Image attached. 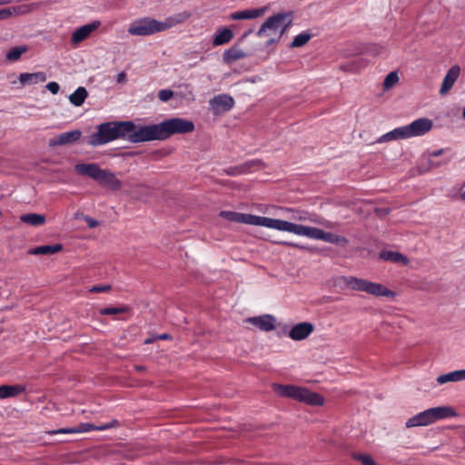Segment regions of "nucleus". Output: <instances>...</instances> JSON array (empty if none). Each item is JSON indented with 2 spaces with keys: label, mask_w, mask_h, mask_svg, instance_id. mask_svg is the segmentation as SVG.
<instances>
[{
  "label": "nucleus",
  "mask_w": 465,
  "mask_h": 465,
  "mask_svg": "<svg viewBox=\"0 0 465 465\" xmlns=\"http://www.w3.org/2000/svg\"><path fill=\"white\" fill-rule=\"evenodd\" d=\"M194 124L187 119L173 117L159 124L140 125L139 132L135 133L134 139L143 142L164 141L173 134L193 133Z\"/></svg>",
  "instance_id": "obj_1"
},
{
  "label": "nucleus",
  "mask_w": 465,
  "mask_h": 465,
  "mask_svg": "<svg viewBox=\"0 0 465 465\" xmlns=\"http://www.w3.org/2000/svg\"><path fill=\"white\" fill-rule=\"evenodd\" d=\"M139 126L132 121L105 122L97 126V131L88 137L87 143L95 147L120 138L134 143H142L134 137L139 132Z\"/></svg>",
  "instance_id": "obj_2"
},
{
  "label": "nucleus",
  "mask_w": 465,
  "mask_h": 465,
  "mask_svg": "<svg viewBox=\"0 0 465 465\" xmlns=\"http://www.w3.org/2000/svg\"><path fill=\"white\" fill-rule=\"evenodd\" d=\"M74 170L81 175H84L96 181L103 186L113 191H118L122 187L121 181L109 170L101 169L96 163H77Z\"/></svg>",
  "instance_id": "obj_3"
},
{
  "label": "nucleus",
  "mask_w": 465,
  "mask_h": 465,
  "mask_svg": "<svg viewBox=\"0 0 465 465\" xmlns=\"http://www.w3.org/2000/svg\"><path fill=\"white\" fill-rule=\"evenodd\" d=\"M339 283L343 284L351 290L364 292L376 297L394 298L396 293L386 288L381 283L372 282L365 279L353 276H341L339 278Z\"/></svg>",
  "instance_id": "obj_4"
},
{
  "label": "nucleus",
  "mask_w": 465,
  "mask_h": 465,
  "mask_svg": "<svg viewBox=\"0 0 465 465\" xmlns=\"http://www.w3.org/2000/svg\"><path fill=\"white\" fill-rule=\"evenodd\" d=\"M272 388L279 396L291 398L312 406H322L324 403V398L321 394L302 387L274 383Z\"/></svg>",
  "instance_id": "obj_5"
},
{
  "label": "nucleus",
  "mask_w": 465,
  "mask_h": 465,
  "mask_svg": "<svg viewBox=\"0 0 465 465\" xmlns=\"http://www.w3.org/2000/svg\"><path fill=\"white\" fill-rule=\"evenodd\" d=\"M456 416H458V413L450 406L433 407L410 418L405 426L407 428L428 426L437 420Z\"/></svg>",
  "instance_id": "obj_6"
},
{
  "label": "nucleus",
  "mask_w": 465,
  "mask_h": 465,
  "mask_svg": "<svg viewBox=\"0 0 465 465\" xmlns=\"http://www.w3.org/2000/svg\"><path fill=\"white\" fill-rule=\"evenodd\" d=\"M168 28L170 25H163L153 18L144 17L133 22L128 28V33L132 35L146 36Z\"/></svg>",
  "instance_id": "obj_7"
},
{
  "label": "nucleus",
  "mask_w": 465,
  "mask_h": 465,
  "mask_svg": "<svg viewBox=\"0 0 465 465\" xmlns=\"http://www.w3.org/2000/svg\"><path fill=\"white\" fill-rule=\"evenodd\" d=\"M119 425L118 420H114L109 423H105L100 426H95L92 423H81L80 425L73 428H63L56 430L49 431L50 434H68V433H84L93 430H105Z\"/></svg>",
  "instance_id": "obj_8"
},
{
  "label": "nucleus",
  "mask_w": 465,
  "mask_h": 465,
  "mask_svg": "<svg viewBox=\"0 0 465 465\" xmlns=\"http://www.w3.org/2000/svg\"><path fill=\"white\" fill-rule=\"evenodd\" d=\"M288 15H280V13H277L268 17L257 31V35L259 37H263L270 36L272 35V33H276L279 31L282 23L284 22V19Z\"/></svg>",
  "instance_id": "obj_9"
},
{
  "label": "nucleus",
  "mask_w": 465,
  "mask_h": 465,
  "mask_svg": "<svg viewBox=\"0 0 465 465\" xmlns=\"http://www.w3.org/2000/svg\"><path fill=\"white\" fill-rule=\"evenodd\" d=\"M210 110L214 115L230 111L234 106V100L229 94H218L209 101Z\"/></svg>",
  "instance_id": "obj_10"
},
{
  "label": "nucleus",
  "mask_w": 465,
  "mask_h": 465,
  "mask_svg": "<svg viewBox=\"0 0 465 465\" xmlns=\"http://www.w3.org/2000/svg\"><path fill=\"white\" fill-rule=\"evenodd\" d=\"M433 127V122L429 118H419L405 125L408 138L423 135Z\"/></svg>",
  "instance_id": "obj_11"
},
{
  "label": "nucleus",
  "mask_w": 465,
  "mask_h": 465,
  "mask_svg": "<svg viewBox=\"0 0 465 465\" xmlns=\"http://www.w3.org/2000/svg\"><path fill=\"white\" fill-rule=\"evenodd\" d=\"M82 135L80 130H73L65 133H62L57 136L52 138L48 142V145L51 148L57 146L69 145L76 143Z\"/></svg>",
  "instance_id": "obj_12"
},
{
  "label": "nucleus",
  "mask_w": 465,
  "mask_h": 465,
  "mask_svg": "<svg viewBox=\"0 0 465 465\" xmlns=\"http://www.w3.org/2000/svg\"><path fill=\"white\" fill-rule=\"evenodd\" d=\"M245 322L253 324L258 327L260 330L264 331H270L275 329V318L271 314H264L262 316L250 317L245 320Z\"/></svg>",
  "instance_id": "obj_13"
},
{
  "label": "nucleus",
  "mask_w": 465,
  "mask_h": 465,
  "mask_svg": "<svg viewBox=\"0 0 465 465\" xmlns=\"http://www.w3.org/2000/svg\"><path fill=\"white\" fill-rule=\"evenodd\" d=\"M314 330L311 322H300L294 325L289 331V337L293 341H302L306 339Z\"/></svg>",
  "instance_id": "obj_14"
},
{
  "label": "nucleus",
  "mask_w": 465,
  "mask_h": 465,
  "mask_svg": "<svg viewBox=\"0 0 465 465\" xmlns=\"http://www.w3.org/2000/svg\"><path fill=\"white\" fill-rule=\"evenodd\" d=\"M47 79L46 74L44 72L36 73H22L18 76V82L21 87L26 85H35L39 83H44Z\"/></svg>",
  "instance_id": "obj_15"
},
{
  "label": "nucleus",
  "mask_w": 465,
  "mask_h": 465,
  "mask_svg": "<svg viewBox=\"0 0 465 465\" xmlns=\"http://www.w3.org/2000/svg\"><path fill=\"white\" fill-rule=\"evenodd\" d=\"M99 26H100V22L94 21L91 24L84 25L79 27L73 33L72 39H71L72 43L75 45V44H78V43L85 40L90 35V34L93 31L96 30Z\"/></svg>",
  "instance_id": "obj_16"
},
{
  "label": "nucleus",
  "mask_w": 465,
  "mask_h": 465,
  "mask_svg": "<svg viewBox=\"0 0 465 465\" xmlns=\"http://www.w3.org/2000/svg\"><path fill=\"white\" fill-rule=\"evenodd\" d=\"M460 68L459 65H453L452 67H450L441 84V87L440 90V94L441 95L446 94L452 88L460 75Z\"/></svg>",
  "instance_id": "obj_17"
},
{
  "label": "nucleus",
  "mask_w": 465,
  "mask_h": 465,
  "mask_svg": "<svg viewBox=\"0 0 465 465\" xmlns=\"http://www.w3.org/2000/svg\"><path fill=\"white\" fill-rule=\"evenodd\" d=\"M238 44V42L235 43L232 46H231L229 49L223 52V63L231 64L237 60L243 59L248 56L247 53L243 52L241 48H239Z\"/></svg>",
  "instance_id": "obj_18"
},
{
  "label": "nucleus",
  "mask_w": 465,
  "mask_h": 465,
  "mask_svg": "<svg viewBox=\"0 0 465 465\" xmlns=\"http://www.w3.org/2000/svg\"><path fill=\"white\" fill-rule=\"evenodd\" d=\"M268 9L267 6L255 9H245L242 11L234 12L231 15L232 20H247L254 19L263 15Z\"/></svg>",
  "instance_id": "obj_19"
},
{
  "label": "nucleus",
  "mask_w": 465,
  "mask_h": 465,
  "mask_svg": "<svg viewBox=\"0 0 465 465\" xmlns=\"http://www.w3.org/2000/svg\"><path fill=\"white\" fill-rule=\"evenodd\" d=\"M63 250L61 243L53 245H42L27 251L28 254L31 255H52Z\"/></svg>",
  "instance_id": "obj_20"
},
{
  "label": "nucleus",
  "mask_w": 465,
  "mask_h": 465,
  "mask_svg": "<svg viewBox=\"0 0 465 465\" xmlns=\"http://www.w3.org/2000/svg\"><path fill=\"white\" fill-rule=\"evenodd\" d=\"M405 126L395 128L394 130L381 135L376 141V143H387L393 140L406 139L408 138Z\"/></svg>",
  "instance_id": "obj_21"
},
{
  "label": "nucleus",
  "mask_w": 465,
  "mask_h": 465,
  "mask_svg": "<svg viewBox=\"0 0 465 465\" xmlns=\"http://www.w3.org/2000/svg\"><path fill=\"white\" fill-rule=\"evenodd\" d=\"M379 258L395 263H401L403 265H407L410 262L405 255L394 251H381L379 254Z\"/></svg>",
  "instance_id": "obj_22"
},
{
  "label": "nucleus",
  "mask_w": 465,
  "mask_h": 465,
  "mask_svg": "<svg viewBox=\"0 0 465 465\" xmlns=\"http://www.w3.org/2000/svg\"><path fill=\"white\" fill-rule=\"evenodd\" d=\"M233 38V32L228 27H221L213 39L214 46L228 44Z\"/></svg>",
  "instance_id": "obj_23"
},
{
  "label": "nucleus",
  "mask_w": 465,
  "mask_h": 465,
  "mask_svg": "<svg viewBox=\"0 0 465 465\" xmlns=\"http://www.w3.org/2000/svg\"><path fill=\"white\" fill-rule=\"evenodd\" d=\"M323 232H324L323 230L316 228V227H310V226L299 224L296 234L306 236V237H309L312 239L322 240V236H323Z\"/></svg>",
  "instance_id": "obj_24"
},
{
  "label": "nucleus",
  "mask_w": 465,
  "mask_h": 465,
  "mask_svg": "<svg viewBox=\"0 0 465 465\" xmlns=\"http://www.w3.org/2000/svg\"><path fill=\"white\" fill-rule=\"evenodd\" d=\"M20 221L31 226L37 227L45 224L46 218L44 214L30 213L21 215Z\"/></svg>",
  "instance_id": "obj_25"
},
{
  "label": "nucleus",
  "mask_w": 465,
  "mask_h": 465,
  "mask_svg": "<svg viewBox=\"0 0 465 465\" xmlns=\"http://www.w3.org/2000/svg\"><path fill=\"white\" fill-rule=\"evenodd\" d=\"M463 380H465V369L442 374L437 378V381L440 384H444L446 382L460 381Z\"/></svg>",
  "instance_id": "obj_26"
},
{
  "label": "nucleus",
  "mask_w": 465,
  "mask_h": 465,
  "mask_svg": "<svg viewBox=\"0 0 465 465\" xmlns=\"http://www.w3.org/2000/svg\"><path fill=\"white\" fill-rule=\"evenodd\" d=\"M88 96L87 90L80 86L69 95V101L74 106H81Z\"/></svg>",
  "instance_id": "obj_27"
},
{
  "label": "nucleus",
  "mask_w": 465,
  "mask_h": 465,
  "mask_svg": "<svg viewBox=\"0 0 465 465\" xmlns=\"http://www.w3.org/2000/svg\"><path fill=\"white\" fill-rule=\"evenodd\" d=\"M29 50L26 45L14 46L9 49L5 54V58L9 62H16L21 56Z\"/></svg>",
  "instance_id": "obj_28"
},
{
  "label": "nucleus",
  "mask_w": 465,
  "mask_h": 465,
  "mask_svg": "<svg viewBox=\"0 0 465 465\" xmlns=\"http://www.w3.org/2000/svg\"><path fill=\"white\" fill-rule=\"evenodd\" d=\"M298 225L299 224L291 223L288 221L274 219V223H273L272 229H276L278 231H282V232H292V233L296 234L297 230H298Z\"/></svg>",
  "instance_id": "obj_29"
},
{
  "label": "nucleus",
  "mask_w": 465,
  "mask_h": 465,
  "mask_svg": "<svg viewBox=\"0 0 465 465\" xmlns=\"http://www.w3.org/2000/svg\"><path fill=\"white\" fill-rule=\"evenodd\" d=\"M25 391V387L21 385H2L0 386V398L5 399L15 396Z\"/></svg>",
  "instance_id": "obj_30"
},
{
  "label": "nucleus",
  "mask_w": 465,
  "mask_h": 465,
  "mask_svg": "<svg viewBox=\"0 0 465 465\" xmlns=\"http://www.w3.org/2000/svg\"><path fill=\"white\" fill-rule=\"evenodd\" d=\"M322 241L333 243L339 246H346L348 244V239L341 235H337L332 232H323Z\"/></svg>",
  "instance_id": "obj_31"
},
{
  "label": "nucleus",
  "mask_w": 465,
  "mask_h": 465,
  "mask_svg": "<svg viewBox=\"0 0 465 465\" xmlns=\"http://www.w3.org/2000/svg\"><path fill=\"white\" fill-rule=\"evenodd\" d=\"M312 37V35L308 32H302L296 35L292 42L289 45V48H299L305 45Z\"/></svg>",
  "instance_id": "obj_32"
},
{
  "label": "nucleus",
  "mask_w": 465,
  "mask_h": 465,
  "mask_svg": "<svg viewBox=\"0 0 465 465\" xmlns=\"http://www.w3.org/2000/svg\"><path fill=\"white\" fill-rule=\"evenodd\" d=\"M280 15H290L285 19L284 22L282 23V25L280 27L279 32V38H282V35L285 34V32L292 26V20H293V12L288 11V12H281Z\"/></svg>",
  "instance_id": "obj_33"
},
{
  "label": "nucleus",
  "mask_w": 465,
  "mask_h": 465,
  "mask_svg": "<svg viewBox=\"0 0 465 465\" xmlns=\"http://www.w3.org/2000/svg\"><path fill=\"white\" fill-rule=\"evenodd\" d=\"M266 164L260 159L251 160L242 164V170L244 173L250 172L252 169H264Z\"/></svg>",
  "instance_id": "obj_34"
},
{
  "label": "nucleus",
  "mask_w": 465,
  "mask_h": 465,
  "mask_svg": "<svg viewBox=\"0 0 465 465\" xmlns=\"http://www.w3.org/2000/svg\"><path fill=\"white\" fill-rule=\"evenodd\" d=\"M130 312V307L128 306H121V307H106L100 310V314L102 315H114L117 313H126Z\"/></svg>",
  "instance_id": "obj_35"
},
{
  "label": "nucleus",
  "mask_w": 465,
  "mask_h": 465,
  "mask_svg": "<svg viewBox=\"0 0 465 465\" xmlns=\"http://www.w3.org/2000/svg\"><path fill=\"white\" fill-rule=\"evenodd\" d=\"M189 16L190 15L187 13L177 14L173 17L167 18L164 22H162V24L170 25V27H172L177 24L184 22Z\"/></svg>",
  "instance_id": "obj_36"
},
{
  "label": "nucleus",
  "mask_w": 465,
  "mask_h": 465,
  "mask_svg": "<svg viewBox=\"0 0 465 465\" xmlns=\"http://www.w3.org/2000/svg\"><path fill=\"white\" fill-rule=\"evenodd\" d=\"M273 223H274L273 218L255 215L254 225L263 226V227H267V228H272Z\"/></svg>",
  "instance_id": "obj_37"
},
{
  "label": "nucleus",
  "mask_w": 465,
  "mask_h": 465,
  "mask_svg": "<svg viewBox=\"0 0 465 465\" xmlns=\"http://www.w3.org/2000/svg\"><path fill=\"white\" fill-rule=\"evenodd\" d=\"M398 81H399V76L396 72L389 73L383 82L384 89L391 88Z\"/></svg>",
  "instance_id": "obj_38"
},
{
  "label": "nucleus",
  "mask_w": 465,
  "mask_h": 465,
  "mask_svg": "<svg viewBox=\"0 0 465 465\" xmlns=\"http://www.w3.org/2000/svg\"><path fill=\"white\" fill-rule=\"evenodd\" d=\"M3 10H8L10 13L9 14V17H10L13 15H19L26 14L27 12H29L30 9L28 7V5H18V6L4 8Z\"/></svg>",
  "instance_id": "obj_39"
},
{
  "label": "nucleus",
  "mask_w": 465,
  "mask_h": 465,
  "mask_svg": "<svg viewBox=\"0 0 465 465\" xmlns=\"http://www.w3.org/2000/svg\"><path fill=\"white\" fill-rule=\"evenodd\" d=\"M219 215L230 222L237 223L239 222L240 213L232 212V211H221Z\"/></svg>",
  "instance_id": "obj_40"
},
{
  "label": "nucleus",
  "mask_w": 465,
  "mask_h": 465,
  "mask_svg": "<svg viewBox=\"0 0 465 465\" xmlns=\"http://www.w3.org/2000/svg\"><path fill=\"white\" fill-rule=\"evenodd\" d=\"M363 65L364 64H363L362 61L361 59H358V60H355L351 64H341V69L345 72H352Z\"/></svg>",
  "instance_id": "obj_41"
},
{
  "label": "nucleus",
  "mask_w": 465,
  "mask_h": 465,
  "mask_svg": "<svg viewBox=\"0 0 465 465\" xmlns=\"http://www.w3.org/2000/svg\"><path fill=\"white\" fill-rule=\"evenodd\" d=\"M254 221H255V215L240 213L238 223H245V224L254 225Z\"/></svg>",
  "instance_id": "obj_42"
},
{
  "label": "nucleus",
  "mask_w": 465,
  "mask_h": 465,
  "mask_svg": "<svg viewBox=\"0 0 465 465\" xmlns=\"http://www.w3.org/2000/svg\"><path fill=\"white\" fill-rule=\"evenodd\" d=\"M173 96V92L170 89H163L158 93V98L163 102L169 101Z\"/></svg>",
  "instance_id": "obj_43"
},
{
  "label": "nucleus",
  "mask_w": 465,
  "mask_h": 465,
  "mask_svg": "<svg viewBox=\"0 0 465 465\" xmlns=\"http://www.w3.org/2000/svg\"><path fill=\"white\" fill-rule=\"evenodd\" d=\"M225 173L230 176H235L241 173H244L243 170H242V164L237 166L230 167L226 170H224Z\"/></svg>",
  "instance_id": "obj_44"
},
{
  "label": "nucleus",
  "mask_w": 465,
  "mask_h": 465,
  "mask_svg": "<svg viewBox=\"0 0 465 465\" xmlns=\"http://www.w3.org/2000/svg\"><path fill=\"white\" fill-rule=\"evenodd\" d=\"M112 290V286L110 284L105 285H94L89 289L90 292H106Z\"/></svg>",
  "instance_id": "obj_45"
},
{
  "label": "nucleus",
  "mask_w": 465,
  "mask_h": 465,
  "mask_svg": "<svg viewBox=\"0 0 465 465\" xmlns=\"http://www.w3.org/2000/svg\"><path fill=\"white\" fill-rule=\"evenodd\" d=\"M391 212V209L389 208V207H384V208H380V207H376L374 209V213L379 217V218H382L388 214H390Z\"/></svg>",
  "instance_id": "obj_46"
},
{
  "label": "nucleus",
  "mask_w": 465,
  "mask_h": 465,
  "mask_svg": "<svg viewBox=\"0 0 465 465\" xmlns=\"http://www.w3.org/2000/svg\"><path fill=\"white\" fill-rule=\"evenodd\" d=\"M275 242V243L282 244V245H284V246H290V247H294V248H299V249H303V250L312 251V249H311V248H309V247H306V246L301 245V244H299V243L292 242Z\"/></svg>",
  "instance_id": "obj_47"
},
{
  "label": "nucleus",
  "mask_w": 465,
  "mask_h": 465,
  "mask_svg": "<svg viewBox=\"0 0 465 465\" xmlns=\"http://www.w3.org/2000/svg\"><path fill=\"white\" fill-rule=\"evenodd\" d=\"M45 87L53 94H56L60 89L59 84L56 82H50Z\"/></svg>",
  "instance_id": "obj_48"
},
{
  "label": "nucleus",
  "mask_w": 465,
  "mask_h": 465,
  "mask_svg": "<svg viewBox=\"0 0 465 465\" xmlns=\"http://www.w3.org/2000/svg\"><path fill=\"white\" fill-rule=\"evenodd\" d=\"M84 221L86 222L89 228H94L98 226L99 222L90 216H85Z\"/></svg>",
  "instance_id": "obj_49"
},
{
  "label": "nucleus",
  "mask_w": 465,
  "mask_h": 465,
  "mask_svg": "<svg viewBox=\"0 0 465 465\" xmlns=\"http://www.w3.org/2000/svg\"><path fill=\"white\" fill-rule=\"evenodd\" d=\"M267 37H268V40L265 43V47H268V46H270L272 45H274V44L278 43L280 41V39H281V38H279V36L277 38L272 37V35L267 36Z\"/></svg>",
  "instance_id": "obj_50"
},
{
  "label": "nucleus",
  "mask_w": 465,
  "mask_h": 465,
  "mask_svg": "<svg viewBox=\"0 0 465 465\" xmlns=\"http://www.w3.org/2000/svg\"><path fill=\"white\" fill-rule=\"evenodd\" d=\"M9 14L8 10L0 9V21L9 18Z\"/></svg>",
  "instance_id": "obj_51"
},
{
  "label": "nucleus",
  "mask_w": 465,
  "mask_h": 465,
  "mask_svg": "<svg viewBox=\"0 0 465 465\" xmlns=\"http://www.w3.org/2000/svg\"><path fill=\"white\" fill-rule=\"evenodd\" d=\"M252 29H249L245 31L242 35L238 39V43L242 42L245 38H247L251 34H252Z\"/></svg>",
  "instance_id": "obj_52"
},
{
  "label": "nucleus",
  "mask_w": 465,
  "mask_h": 465,
  "mask_svg": "<svg viewBox=\"0 0 465 465\" xmlns=\"http://www.w3.org/2000/svg\"><path fill=\"white\" fill-rule=\"evenodd\" d=\"M126 81V74L124 72H122L117 74V82L118 83H124Z\"/></svg>",
  "instance_id": "obj_53"
},
{
  "label": "nucleus",
  "mask_w": 465,
  "mask_h": 465,
  "mask_svg": "<svg viewBox=\"0 0 465 465\" xmlns=\"http://www.w3.org/2000/svg\"><path fill=\"white\" fill-rule=\"evenodd\" d=\"M159 338H157V335H152L151 337L147 338L145 341H144V343L145 344H151L156 341H158Z\"/></svg>",
  "instance_id": "obj_54"
},
{
  "label": "nucleus",
  "mask_w": 465,
  "mask_h": 465,
  "mask_svg": "<svg viewBox=\"0 0 465 465\" xmlns=\"http://www.w3.org/2000/svg\"><path fill=\"white\" fill-rule=\"evenodd\" d=\"M444 153V149H440L430 153V156L438 157Z\"/></svg>",
  "instance_id": "obj_55"
},
{
  "label": "nucleus",
  "mask_w": 465,
  "mask_h": 465,
  "mask_svg": "<svg viewBox=\"0 0 465 465\" xmlns=\"http://www.w3.org/2000/svg\"><path fill=\"white\" fill-rule=\"evenodd\" d=\"M157 338H159V340H170V339H172L171 335H169L168 333H163V334L157 335Z\"/></svg>",
  "instance_id": "obj_56"
},
{
  "label": "nucleus",
  "mask_w": 465,
  "mask_h": 465,
  "mask_svg": "<svg viewBox=\"0 0 465 465\" xmlns=\"http://www.w3.org/2000/svg\"><path fill=\"white\" fill-rule=\"evenodd\" d=\"M440 165V163H434L432 161H430V168H436V167H439Z\"/></svg>",
  "instance_id": "obj_57"
},
{
  "label": "nucleus",
  "mask_w": 465,
  "mask_h": 465,
  "mask_svg": "<svg viewBox=\"0 0 465 465\" xmlns=\"http://www.w3.org/2000/svg\"><path fill=\"white\" fill-rule=\"evenodd\" d=\"M134 368H135V370L137 371H145V367L143 366V365H136Z\"/></svg>",
  "instance_id": "obj_58"
},
{
  "label": "nucleus",
  "mask_w": 465,
  "mask_h": 465,
  "mask_svg": "<svg viewBox=\"0 0 465 465\" xmlns=\"http://www.w3.org/2000/svg\"><path fill=\"white\" fill-rule=\"evenodd\" d=\"M12 2H13V0H0V5H7Z\"/></svg>",
  "instance_id": "obj_59"
},
{
  "label": "nucleus",
  "mask_w": 465,
  "mask_h": 465,
  "mask_svg": "<svg viewBox=\"0 0 465 465\" xmlns=\"http://www.w3.org/2000/svg\"><path fill=\"white\" fill-rule=\"evenodd\" d=\"M462 117L465 119V107L462 110Z\"/></svg>",
  "instance_id": "obj_60"
},
{
  "label": "nucleus",
  "mask_w": 465,
  "mask_h": 465,
  "mask_svg": "<svg viewBox=\"0 0 465 465\" xmlns=\"http://www.w3.org/2000/svg\"><path fill=\"white\" fill-rule=\"evenodd\" d=\"M461 198L465 200V192L461 194Z\"/></svg>",
  "instance_id": "obj_61"
}]
</instances>
